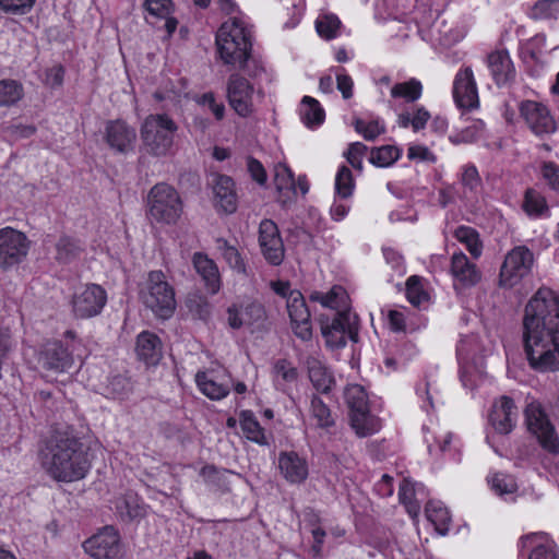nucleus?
<instances>
[{"instance_id": "13", "label": "nucleus", "mask_w": 559, "mask_h": 559, "mask_svg": "<svg viewBox=\"0 0 559 559\" xmlns=\"http://www.w3.org/2000/svg\"><path fill=\"white\" fill-rule=\"evenodd\" d=\"M321 333L326 347L340 349L346 346L347 340L357 342L358 330L350 322L349 312L346 310L337 311L330 322L321 320Z\"/></svg>"}, {"instance_id": "14", "label": "nucleus", "mask_w": 559, "mask_h": 559, "mask_svg": "<svg viewBox=\"0 0 559 559\" xmlns=\"http://www.w3.org/2000/svg\"><path fill=\"white\" fill-rule=\"evenodd\" d=\"M519 112L536 136L549 135L557 130L556 120L544 103L532 99L522 100L519 105Z\"/></svg>"}, {"instance_id": "20", "label": "nucleus", "mask_w": 559, "mask_h": 559, "mask_svg": "<svg viewBox=\"0 0 559 559\" xmlns=\"http://www.w3.org/2000/svg\"><path fill=\"white\" fill-rule=\"evenodd\" d=\"M450 274L453 280V288L457 294L475 287L481 281L480 270L462 251L452 254Z\"/></svg>"}, {"instance_id": "36", "label": "nucleus", "mask_w": 559, "mask_h": 559, "mask_svg": "<svg viewBox=\"0 0 559 559\" xmlns=\"http://www.w3.org/2000/svg\"><path fill=\"white\" fill-rule=\"evenodd\" d=\"M431 115L423 105H415L412 111L401 112L397 117V123L401 128H412L414 132L424 130L430 120Z\"/></svg>"}, {"instance_id": "18", "label": "nucleus", "mask_w": 559, "mask_h": 559, "mask_svg": "<svg viewBox=\"0 0 559 559\" xmlns=\"http://www.w3.org/2000/svg\"><path fill=\"white\" fill-rule=\"evenodd\" d=\"M453 100L462 110H474L479 107L477 83L472 67L465 66L456 72L452 86Z\"/></svg>"}, {"instance_id": "34", "label": "nucleus", "mask_w": 559, "mask_h": 559, "mask_svg": "<svg viewBox=\"0 0 559 559\" xmlns=\"http://www.w3.org/2000/svg\"><path fill=\"white\" fill-rule=\"evenodd\" d=\"M195 383L200 392L213 401H219L229 394V386L224 383H218L213 371H198L195 374Z\"/></svg>"}, {"instance_id": "7", "label": "nucleus", "mask_w": 559, "mask_h": 559, "mask_svg": "<svg viewBox=\"0 0 559 559\" xmlns=\"http://www.w3.org/2000/svg\"><path fill=\"white\" fill-rule=\"evenodd\" d=\"M183 213L179 192L167 182H157L147 194V214L156 223L175 225Z\"/></svg>"}, {"instance_id": "45", "label": "nucleus", "mask_w": 559, "mask_h": 559, "mask_svg": "<svg viewBox=\"0 0 559 559\" xmlns=\"http://www.w3.org/2000/svg\"><path fill=\"white\" fill-rule=\"evenodd\" d=\"M24 96L22 83L12 79L0 80V107H11Z\"/></svg>"}, {"instance_id": "38", "label": "nucleus", "mask_w": 559, "mask_h": 559, "mask_svg": "<svg viewBox=\"0 0 559 559\" xmlns=\"http://www.w3.org/2000/svg\"><path fill=\"white\" fill-rule=\"evenodd\" d=\"M356 189V181L354 175L348 166L342 164L338 166L335 182H334V195L336 199L349 200Z\"/></svg>"}, {"instance_id": "10", "label": "nucleus", "mask_w": 559, "mask_h": 559, "mask_svg": "<svg viewBox=\"0 0 559 559\" xmlns=\"http://www.w3.org/2000/svg\"><path fill=\"white\" fill-rule=\"evenodd\" d=\"M27 235L11 226L0 228V270L10 271L22 264L31 250Z\"/></svg>"}, {"instance_id": "31", "label": "nucleus", "mask_w": 559, "mask_h": 559, "mask_svg": "<svg viewBox=\"0 0 559 559\" xmlns=\"http://www.w3.org/2000/svg\"><path fill=\"white\" fill-rule=\"evenodd\" d=\"M298 114L301 122L309 129H316L325 121V110L318 99L305 95L299 104Z\"/></svg>"}, {"instance_id": "28", "label": "nucleus", "mask_w": 559, "mask_h": 559, "mask_svg": "<svg viewBox=\"0 0 559 559\" xmlns=\"http://www.w3.org/2000/svg\"><path fill=\"white\" fill-rule=\"evenodd\" d=\"M192 264L201 276L207 293L217 294L222 286L218 267L214 260L203 252H195L192 257Z\"/></svg>"}, {"instance_id": "37", "label": "nucleus", "mask_w": 559, "mask_h": 559, "mask_svg": "<svg viewBox=\"0 0 559 559\" xmlns=\"http://www.w3.org/2000/svg\"><path fill=\"white\" fill-rule=\"evenodd\" d=\"M116 508L123 520H140L146 515L145 504L138 495L127 493L117 502Z\"/></svg>"}, {"instance_id": "60", "label": "nucleus", "mask_w": 559, "mask_h": 559, "mask_svg": "<svg viewBox=\"0 0 559 559\" xmlns=\"http://www.w3.org/2000/svg\"><path fill=\"white\" fill-rule=\"evenodd\" d=\"M198 104L201 106H206L217 121H222L224 119L226 107L224 103L216 100L215 94L213 92L203 93L199 97Z\"/></svg>"}, {"instance_id": "27", "label": "nucleus", "mask_w": 559, "mask_h": 559, "mask_svg": "<svg viewBox=\"0 0 559 559\" xmlns=\"http://www.w3.org/2000/svg\"><path fill=\"white\" fill-rule=\"evenodd\" d=\"M134 350L140 361L156 366L163 356V343L157 334L145 330L138 334Z\"/></svg>"}, {"instance_id": "33", "label": "nucleus", "mask_w": 559, "mask_h": 559, "mask_svg": "<svg viewBox=\"0 0 559 559\" xmlns=\"http://www.w3.org/2000/svg\"><path fill=\"white\" fill-rule=\"evenodd\" d=\"M239 425L243 437L259 445H269V439L265 429L261 426L254 413L250 409H243L238 416Z\"/></svg>"}, {"instance_id": "22", "label": "nucleus", "mask_w": 559, "mask_h": 559, "mask_svg": "<svg viewBox=\"0 0 559 559\" xmlns=\"http://www.w3.org/2000/svg\"><path fill=\"white\" fill-rule=\"evenodd\" d=\"M104 140L111 150L124 154L133 148L136 131L122 119L108 120Z\"/></svg>"}, {"instance_id": "15", "label": "nucleus", "mask_w": 559, "mask_h": 559, "mask_svg": "<svg viewBox=\"0 0 559 559\" xmlns=\"http://www.w3.org/2000/svg\"><path fill=\"white\" fill-rule=\"evenodd\" d=\"M286 308L295 336L302 342L311 341V312L300 290L294 289L289 292Z\"/></svg>"}, {"instance_id": "61", "label": "nucleus", "mask_w": 559, "mask_h": 559, "mask_svg": "<svg viewBox=\"0 0 559 559\" xmlns=\"http://www.w3.org/2000/svg\"><path fill=\"white\" fill-rule=\"evenodd\" d=\"M407 158L409 160H418L427 164H436L437 155L426 145L414 144L407 148Z\"/></svg>"}, {"instance_id": "47", "label": "nucleus", "mask_w": 559, "mask_h": 559, "mask_svg": "<svg viewBox=\"0 0 559 559\" xmlns=\"http://www.w3.org/2000/svg\"><path fill=\"white\" fill-rule=\"evenodd\" d=\"M342 22L334 13H321L316 20V29L321 38L326 40L334 39L338 36Z\"/></svg>"}, {"instance_id": "23", "label": "nucleus", "mask_w": 559, "mask_h": 559, "mask_svg": "<svg viewBox=\"0 0 559 559\" xmlns=\"http://www.w3.org/2000/svg\"><path fill=\"white\" fill-rule=\"evenodd\" d=\"M277 464L281 475L289 484H302L309 476L306 457L300 456L296 451L280 452Z\"/></svg>"}, {"instance_id": "50", "label": "nucleus", "mask_w": 559, "mask_h": 559, "mask_svg": "<svg viewBox=\"0 0 559 559\" xmlns=\"http://www.w3.org/2000/svg\"><path fill=\"white\" fill-rule=\"evenodd\" d=\"M226 473H229V471L218 468L214 464H205L201 467L199 475L202 477L205 485L223 490L228 485Z\"/></svg>"}, {"instance_id": "63", "label": "nucleus", "mask_w": 559, "mask_h": 559, "mask_svg": "<svg viewBox=\"0 0 559 559\" xmlns=\"http://www.w3.org/2000/svg\"><path fill=\"white\" fill-rule=\"evenodd\" d=\"M556 2H534L530 10V16L534 20H548L555 17Z\"/></svg>"}, {"instance_id": "41", "label": "nucleus", "mask_w": 559, "mask_h": 559, "mask_svg": "<svg viewBox=\"0 0 559 559\" xmlns=\"http://www.w3.org/2000/svg\"><path fill=\"white\" fill-rule=\"evenodd\" d=\"M402 148L396 145H382L372 147L368 160L376 167L386 168L392 166L402 156Z\"/></svg>"}, {"instance_id": "43", "label": "nucleus", "mask_w": 559, "mask_h": 559, "mask_svg": "<svg viewBox=\"0 0 559 559\" xmlns=\"http://www.w3.org/2000/svg\"><path fill=\"white\" fill-rule=\"evenodd\" d=\"M405 297L407 301L416 307L420 308L428 304L430 296L425 289L423 284V277L419 275H411L405 283Z\"/></svg>"}, {"instance_id": "53", "label": "nucleus", "mask_w": 559, "mask_h": 559, "mask_svg": "<svg viewBox=\"0 0 559 559\" xmlns=\"http://www.w3.org/2000/svg\"><path fill=\"white\" fill-rule=\"evenodd\" d=\"M460 182L464 189L473 193H477L481 189L483 180L477 167L473 163H468L462 167Z\"/></svg>"}, {"instance_id": "24", "label": "nucleus", "mask_w": 559, "mask_h": 559, "mask_svg": "<svg viewBox=\"0 0 559 559\" xmlns=\"http://www.w3.org/2000/svg\"><path fill=\"white\" fill-rule=\"evenodd\" d=\"M214 206L218 213L234 214L238 209V194L235 180L227 175H218L213 187Z\"/></svg>"}, {"instance_id": "19", "label": "nucleus", "mask_w": 559, "mask_h": 559, "mask_svg": "<svg viewBox=\"0 0 559 559\" xmlns=\"http://www.w3.org/2000/svg\"><path fill=\"white\" fill-rule=\"evenodd\" d=\"M39 361L46 370L56 373L68 372L74 364L73 348L62 340L48 341L43 345Z\"/></svg>"}, {"instance_id": "62", "label": "nucleus", "mask_w": 559, "mask_h": 559, "mask_svg": "<svg viewBox=\"0 0 559 559\" xmlns=\"http://www.w3.org/2000/svg\"><path fill=\"white\" fill-rule=\"evenodd\" d=\"M129 384V380L126 377L118 374L109 380L107 389L110 391L114 399H123L130 391Z\"/></svg>"}, {"instance_id": "46", "label": "nucleus", "mask_w": 559, "mask_h": 559, "mask_svg": "<svg viewBox=\"0 0 559 559\" xmlns=\"http://www.w3.org/2000/svg\"><path fill=\"white\" fill-rule=\"evenodd\" d=\"M399 501L402 506H404L407 514L415 519L420 513V503L416 498V492L414 485L407 480L403 479L399 487Z\"/></svg>"}, {"instance_id": "64", "label": "nucleus", "mask_w": 559, "mask_h": 559, "mask_svg": "<svg viewBox=\"0 0 559 559\" xmlns=\"http://www.w3.org/2000/svg\"><path fill=\"white\" fill-rule=\"evenodd\" d=\"M543 177L552 190L559 191V167L554 162H546L542 167Z\"/></svg>"}, {"instance_id": "2", "label": "nucleus", "mask_w": 559, "mask_h": 559, "mask_svg": "<svg viewBox=\"0 0 559 559\" xmlns=\"http://www.w3.org/2000/svg\"><path fill=\"white\" fill-rule=\"evenodd\" d=\"M41 466L55 480L74 483L84 479L92 468L90 447L73 430H56L39 452Z\"/></svg>"}, {"instance_id": "12", "label": "nucleus", "mask_w": 559, "mask_h": 559, "mask_svg": "<svg viewBox=\"0 0 559 559\" xmlns=\"http://www.w3.org/2000/svg\"><path fill=\"white\" fill-rule=\"evenodd\" d=\"M253 84L239 72L231 73L226 83V99L230 108L241 118L250 117L254 111Z\"/></svg>"}, {"instance_id": "59", "label": "nucleus", "mask_w": 559, "mask_h": 559, "mask_svg": "<svg viewBox=\"0 0 559 559\" xmlns=\"http://www.w3.org/2000/svg\"><path fill=\"white\" fill-rule=\"evenodd\" d=\"M221 249L223 250L224 259L231 269L238 272L246 271V263L239 250L235 246L229 245L227 240H223V246Z\"/></svg>"}, {"instance_id": "26", "label": "nucleus", "mask_w": 559, "mask_h": 559, "mask_svg": "<svg viewBox=\"0 0 559 559\" xmlns=\"http://www.w3.org/2000/svg\"><path fill=\"white\" fill-rule=\"evenodd\" d=\"M487 67L495 84L499 87L512 82L515 78V68L506 49L491 51L487 56Z\"/></svg>"}, {"instance_id": "57", "label": "nucleus", "mask_w": 559, "mask_h": 559, "mask_svg": "<svg viewBox=\"0 0 559 559\" xmlns=\"http://www.w3.org/2000/svg\"><path fill=\"white\" fill-rule=\"evenodd\" d=\"M341 287H332L328 293H321L318 290H313L309 295L310 301L319 302L324 308L336 309L340 306L338 297H340Z\"/></svg>"}, {"instance_id": "55", "label": "nucleus", "mask_w": 559, "mask_h": 559, "mask_svg": "<svg viewBox=\"0 0 559 559\" xmlns=\"http://www.w3.org/2000/svg\"><path fill=\"white\" fill-rule=\"evenodd\" d=\"M238 68L245 72V74L251 80L261 79L265 73L264 62L261 57L253 56L250 52V57H248L245 61L237 62Z\"/></svg>"}, {"instance_id": "17", "label": "nucleus", "mask_w": 559, "mask_h": 559, "mask_svg": "<svg viewBox=\"0 0 559 559\" xmlns=\"http://www.w3.org/2000/svg\"><path fill=\"white\" fill-rule=\"evenodd\" d=\"M227 323L233 330H239L242 326L249 329H260L266 320V311L262 304L258 301L234 302L227 310Z\"/></svg>"}, {"instance_id": "29", "label": "nucleus", "mask_w": 559, "mask_h": 559, "mask_svg": "<svg viewBox=\"0 0 559 559\" xmlns=\"http://www.w3.org/2000/svg\"><path fill=\"white\" fill-rule=\"evenodd\" d=\"M144 11L147 13L145 20L148 24L157 26L159 20H164V28L168 36H171L178 26V21L173 16L175 2H143Z\"/></svg>"}, {"instance_id": "25", "label": "nucleus", "mask_w": 559, "mask_h": 559, "mask_svg": "<svg viewBox=\"0 0 559 559\" xmlns=\"http://www.w3.org/2000/svg\"><path fill=\"white\" fill-rule=\"evenodd\" d=\"M516 406L512 397L502 395L492 406L489 421L500 435L510 433L515 426Z\"/></svg>"}, {"instance_id": "1", "label": "nucleus", "mask_w": 559, "mask_h": 559, "mask_svg": "<svg viewBox=\"0 0 559 559\" xmlns=\"http://www.w3.org/2000/svg\"><path fill=\"white\" fill-rule=\"evenodd\" d=\"M523 347L533 370H559V295L548 287L538 288L525 307Z\"/></svg>"}, {"instance_id": "16", "label": "nucleus", "mask_w": 559, "mask_h": 559, "mask_svg": "<svg viewBox=\"0 0 559 559\" xmlns=\"http://www.w3.org/2000/svg\"><path fill=\"white\" fill-rule=\"evenodd\" d=\"M258 242L265 261L273 266H278L285 258L284 242L277 224L264 218L259 224Z\"/></svg>"}, {"instance_id": "30", "label": "nucleus", "mask_w": 559, "mask_h": 559, "mask_svg": "<svg viewBox=\"0 0 559 559\" xmlns=\"http://www.w3.org/2000/svg\"><path fill=\"white\" fill-rule=\"evenodd\" d=\"M308 377L313 388L322 394L331 392L335 384V379L330 369L317 358H309L307 360Z\"/></svg>"}, {"instance_id": "4", "label": "nucleus", "mask_w": 559, "mask_h": 559, "mask_svg": "<svg viewBox=\"0 0 559 559\" xmlns=\"http://www.w3.org/2000/svg\"><path fill=\"white\" fill-rule=\"evenodd\" d=\"M344 400L348 408L350 427L359 438H366L380 431V418L371 413L369 394L357 383L347 384Z\"/></svg>"}, {"instance_id": "3", "label": "nucleus", "mask_w": 559, "mask_h": 559, "mask_svg": "<svg viewBox=\"0 0 559 559\" xmlns=\"http://www.w3.org/2000/svg\"><path fill=\"white\" fill-rule=\"evenodd\" d=\"M215 44L223 63L236 67L237 62L250 57L253 38L251 32L239 20L234 19L219 26Z\"/></svg>"}, {"instance_id": "58", "label": "nucleus", "mask_w": 559, "mask_h": 559, "mask_svg": "<svg viewBox=\"0 0 559 559\" xmlns=\"http://www.w3.org/2000/svg\"><path fill=\"white\" fill-rule=\"evenodd\" d=\"M246 164L250 178L260 187H264L267 182V173L263 164L251 155L247 156Z\"/></svg>"}, {"instance_id": "52", "label": "nucleus", "mask_w": 559, "mask_h": 559, "mask_svg": "<svg viewBox=\"0 0 559 559\" xmlns=\"http://www.w3.org/2000/svg\"><path fill=\"white\" fill-rule=\"evenodd\" d=\"M528 559H559L558 547L552 540L535 539L532 543Z\"/></svg>"}, {"instance_id": "11", "label": "nucleus", "mask_w": 559, "mask_h": 559, "mask_svg": "<svg viewBox=\"0 0 559 559\" xmlns=\"http://www.w3.org/2000/svg\"><path fill=\"white\" fill-rule=\"evenodd\" d=\"M106 289L94 283L79 287L71 299L72 311L78 319H90L102 313L107 304Z\"/></svg>"}, {"instance_id": "49", "label": "nucleus", "mask_w": 559, "mask_h": 559, "mask_svg": "<svg viewBox=\"0 0 559 559\" xmlns=\"http://www.w3.org/2000/svg\"><path fill=\"white\" fill-rule=\"evenodd\" d=\"M274 183L281 195L285 193L296 194L295 175L289 166L278 163L275 166Z\"/></svg>"}, {"instance_id": "56", "label": "nucleus", "mask_w": 559, "mask_h": 559, "mask_svg": "<svg viewBox=\"0 0 559 559\" xmlns=\"http://www.w3.org/2000/svg\"><path fill=\"white\" fill-rule=\"evenodd\" d=\"M491 487L500 496L514 493L518 490L514 477L504 473H496L492 476Z\"/></svg>"}, {"instance_id": "51", "label": "nucleus", "mask_w": 559, "mask_h": 559, "mask_svg": "<svg viewBox=\"0 0 559 559\" xmlns=\"http://www.w3.org/2000/svg\"><path fill=\"white\" fill-rule=\"evenodd\" d=\"M368 153V146L362 142H352L343 153L347 163L358 173L364 170V158Z\"/></svg>"}, {"instance_id": "8", "label": "nucleus", "mask_w": 559, "mask_h": 559, "mask_svg": "<svg viewBox=\"0 0 559 559\" xmlns=\"http://www.w3.org/2000/svg\"><path fill=\"white\" fill-rule=\"evenodd\" d=\"M524 421L527 431L539 447L549 454H559V437L543 404L538 401L527 403L524 408Z\"/></svg>"}, {"instance_id": "40", "label": "nucleus", "mask_w": 559, "mask_h": 559, "mask_svg": "<svg viewBox=\"0 0 559 559\" xmlns=\"http://www.w3.org/2000/svg\"><path fill=\"white\" fill-rule=\"evenodd\" d=\"M424 86L416 78H411L407 81L395 83L391 88V96L395 99H403L405 103H415L421 96Z\"/></svg>"}, {"instance_id": "35", "label": "nucleus", "mask_w": 559, "mask_h": 559, "mask_svg": "<svg viewBox=\"0 0 559 559\" xmlns=\"http://www.w3.org/2000/svg\"><path fill=\"white\" fill-rule=\"evenodd\" d=\"M427 520L433 525L438 534L444 536L449 533L452 519L450 511L441 502L429 501L425 508Z\"/></svg>"}, {"instance_id": "44", "label": "nucleus", "mask_w": 559, "mask_h": 559, "mask_svg": "<svg viewBox=\"0 0 559 559\" xmlns=\"http://www.w3.org/2000/svg\"><path fill=\"white\" fill-rule=\"evenodd\" d=\"M82 250L83 249L78 239L63 235L56 243V260L59 263H70L79 258Z\"/></svg>"}, {"instance_id": "39", "label": "nucleus", "mask_w": 559, "mask_h": 559, "mask_svg": "<svg viewBox=\"0 0 559 559\" xmlns=\"http://www.w3.org/2000/svg\"><path fill=\"white\" fill-rule=\"evenodd\" d=\"M310 414L317 421V427L328 430L335 426V418L330 406L318 394L310 397Z\"/></svg>"}, {"instance_id": "42", "label": "nucleus", "mask_w": 559, "mask_h": 559, "mask_svg": "<svg viewBox=\"0 0 559 559\" xmlns=\"http://www.w3.org/2000/svg\"><path fill=\"white\" fill-rule=\"evenodd\" d=\"M455 239L463 243L466 250L474 259H478L483 253V242L478 231L469 226L461 225L454 231Z\"/></svg>"}, {"instance_id": "54", "label": "nucleus", "mask_w": 559, "mask_h": 559, "mask_svg": "<svg viewBox=\"0 0 559 559\" xmlns=\"http://www.w3.org/2000/svg\"><path fill=\"white\" fill-rule=\"evenodd\" d=\"M273 374L275 381L282 380L285 383H293L298 379L297 368L286 358H280L274 362Z\"/></svg>"}, {"instance_id": "5", "label": "nucleus", "mask_w": 559, "mask_h": 559, "mask_svg": "<svg viewBox=\"0 0 559 559\" xmlns=\"http://www.w3.org/2000/svg\"><path fill=\"white\" fill-rule=\"evenodd\" d=\"M140 300L156 318L163 320L171 318L177 307L175 288L160 270L148 272L140 290Z\"/></svg>"}, {"instance_id": "48", "label": "nucleus", "mask_w": 559, "mask_h": 559, "mask_svg": "<svg viewBox=\"0 0 559 559\" xmlns=\"http://www.w3.org/2000/svg\"><path fill=\"white\" fill-rule=\"evenodd\" d=\"M522 209L530 217L536 218L548 211V205L545 197L535 189L527 188L524 192Z\"/></svg>"}, {"instance_id": "6", "label": "nucleus", "mask_w": 559, "mask_h": 559, "mask_svg": "<svg viewBox=\"0 0 559 559\" xmlns=\"http://www.w3.org/2000/svg\"><path fill=\"white\" fill-rule=\"evenodd\" d=\"M177 130V123L167 114L148 115L140 129L144 151L154 157L168 155Z\"/></svg>"}, {"instance_id": "9", "label": "nucleus", "mask_w": 559, "mask_h": 559, "mask_svg": "<svg viewBox=\"0 0 559 559\" xmlns=\"http://www.w3.org/2000/svg\"><path fill=\"white\" fill-rule=\"evenodd\" d=\"M534 265V253L525 245L513 247L504 257L499 271V287L512 289L530 276Z\"/></svg>"}, {"instance_id": "32", "label": "nucleus", "mask_w": 559, "mask_h": 559, "mask_svg": "<svg viewBox=\"0 0 559 559\" xmlns=\"http://www.w3.org/2000/svg\"><path fill=\"white\" fill-rule=\"evenodd\" d=\"M352 126L366 141H374L386 132L385 121L373 115L354 117Z\"/></svg>"}, {"instance_id": "21", "label": "nucleus", "mask_w": 559, "mask_h": 559, "mask_svg": "<svg viewBox=\"0 0 559 559\" xmlns=\"http://www.w3.org/2000/svg\"><path fill=\"white\" fill-rule=\"evenodd\" d=\"M86 554L95 559H116L120 552V536L114 526H105L83 543Z\"/></svg>"}]
</instances>
